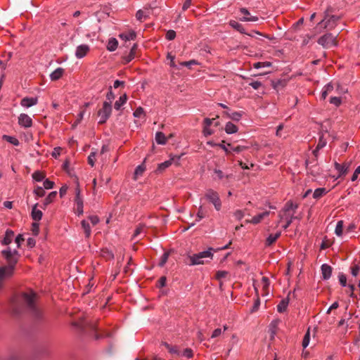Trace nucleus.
<instances>
[{"mask_svg":"<svg viewBox=\"0 0 360 360\" xmlns=\"http://www.w3.org/2000/svg\"><path fill=\"white\" fill-rule=\"evenodd\" d=\"M36 294L31 291L22 292L11 300L12 310L14 314L21 313L24 309H27L36 319L41 317V311L35 304Z\"/></svg>","mask_w":360,"mask_h":360,"instance_id":"1","label":"nucleus"},{"mask_svg":"<svg viewBox=\"0 0 360 360\" xmlns=\"http://www.w3.org/2000/svg\"><path fill=\"white\" fill-rule=\"evenodd\" d=\"M1 254L6 260L8 265L0 267V289L4 285V281L13 276L19 257L18 252L15 250L12 251L10 248L3 250Z\"/></svg>","mask_w":360,"mask_h":360,"instance_id":"2","label":"nucleus"},{"mask_svg":"<svg viewBox=\"0 0 360 360\" xmlns=\"http://www.w3.org/2000/svg\"><path fill=\"white\" fill-rule=\"evenodd\" d=\"M213 248H210L207 250L188 255L185 263L190 266L203 264L213 259Z\"/></svg>","mask_w":360,"mask_h":360,"instance_id":"3","label":"nucleus"},{"mask_svg":"<svg viewBox=\"0 0 360 360\" xmlns=\"http://www.w3.org/2000/svg\"><path fill=\"white\" fill-rule=\"evenodd\" d=\"M73 324L79 328L83 333L94 335L96 339H99L101 338L97 332V326L96 323L91 321L82 318L77 322H75Z\"/></svg>","mask_w":360,"mask_h":360,"instance_id":"4","label":"nucleus"},{"mask_svg":"<svg viewBox=\"0 0 360 360\" xmlns=\"http://www.w3.org/2000/svg\"><path fill=\"white\" fill-rule=\"evenodd\" d=\"M338 34L334 35L332 33H327L318 39V44L323 48L329 49L338 45L337 37Z\"/></svg>","mask_w":360,"mask_h":360,"instance_id":"5","label":"nucleus"},{"mask_svg":"<svg viewBox=\"0 0 360 360\" xmlns=\"http://www.w3.org/2000/svg\"><path fill=\"white\" fill-rule=\"evenodd\" d=\"M205 198L213 205L217 211H219L221 208V201L220 200L219 193L212 190L208 189L206 191Z\"/></svg>","mask_w":360,"mask_h":360,"instance_id":"6","label":"nucleus"},{"mask_svg":"<svg viewBox=\"0 0 360 360\" xmlns=\"http://www.w3.org/2000/svg\"><path fill=\"white\" fill-rule=\"evenodd\" d=\"M331 13V8H328L325 11V17L323 20L325 22V27L328 30L333 29L336 26L337 22L340 19V16L332 15Z\"/></svg>","mask_w":360,"mask_h":360,"instance_id":"7","label":"nucleus"},{"mask_svg":"<svg viewBox=\"0 0 360 360\" xmlns=\"http://www.w3.org/2000/svg\"><path fill=\"white\" fill-rule=\"evenodd\" d=\"M112 112V106L110 103L105 101L103 104V107L98 112V115L100 117L98 122L99 124H104L107 120L110 117Z\"/></svg>","mask_w":360,"mask_h":360,"instance_id":"8","label":"nucleus"},{"mask_svg":"<svg viewBox=\"0 0 360 360\" xmlns=\"http://www.w3.org/2000/svg\"><path fill=\"white\" fill-rule=\"evenodd\" d=\"M18 124L25 128L31 127L32 126V120L28 115L22 113L18 117Z\"/></svg>","mask_w":360,"mask_h":360,"instance_id":"9","label":"nucleus"},{"mask_svg":"<svg viewBox=\"0 0 360 360\" xmlns=\"http://www.w3.org/2000/svg\"><path fill=\"white\" fill-rule=\"evenodd\" d=\"M90 51V47L87 44H81L78 46L75 51V56L77 58H82L87 55Z\"/></svg>","mask_w":360,"mask_h":360,"instance_id":"10","label":"nucleus"},{"mask_svg":"<svg viewBox=\"0 0 360 360\" xmlns=\"http://www.w3.org/2000/svg\"><path fill=\"white\" fill-rule=\"evenodd\" d=\"M75 203H76V212L77 214L82 215L84 212L83 211V200L80 195V190L79 188L76 189V196H75Z\"/></svg>","mask_w":360,"mask_h":360,"instance_id":"11","label":"nucleus"},{"mask_svg":"<svg viewBox=\"0 0 360 360\" xmlns=\"http://www.w3.org/2000/svg\"><path fill=\"white\" fill-rule=\"evenodd\" d=\"M240 12L245 15L244 17L240 18L241 21L255 22V21H257L258 19H259L257 16H250V12L248 11V10L246 8H240Z\"/></svg>","mask_w":360,"mask_h":360,"instance_id":"12","label":"nucleus"},{"mask_svg":"<svg viewBox=\"0 0 360 360\" xmlns=\"http://www.w3.org/2000/svg\"><path fill=\"white\" fill-rule=\"evenodd\" d=\"M335 169L339 172V176L342 175H345L347 173L349 169V164L347 162H345L343 164H339L338 162H335L334 164Z\"/></svg>","mask_w":360,"mask_h":360,"instance_id":"13","label":"nucleus"},{"mask_svg":"<svg viewBox=\"0 0 360 360\" xmlns=\"http://www.w3.org/2000/svg\"><path fill=\"white\" fill-rule=\"evenodd\" d=\"M305 164L307 170L309 171L312 175L315 176V174H314L315 171L313 168L317 167L318 158L312 157L311 159L307 160Z\"/></svg>","mask_w":360,"mask_h":360,"instance_id":"14","label":"nucleus"},{"mask_svg":"<svg viewBox=\"0 0 360 360\" xmlns=\"http://www.w3.org/2000/svg\"><path fill=\"white\" fill-rule=\"evenodd\" d=\"M37 102H38L37 98L25 97L21 100L20 104L22 106H23L25 108H30V107H32V106L36 105L37 103Z\"/></svg>","mask_w":360,"mask_h":360,"instance_id":"15","label":"nucleus"},{"mask_svg":"<svg viewBox=\"0 0 360 360\" xmlns=\"http://www.w3.org/2000/svg\"><path fill=\"white\" fill-rule=\"evenodd\" d=\"M322 276L324 280H328L332 274V267L326 264H322L321 267Z\"/></svg>","mask_w":360,"mask_h":360,"instance_id":"16","label":"nucleus"},{"mask_svg":"<svg viewBox=\"0 0 360 360\" xmlns=\"http://www.w3.org/2000/svg\"><path fill=\"white\" fill-rule=\"evenodd\" d=\"M269 211H266V212H264L261 214H259L255 217H253L252 218L251 220L250 221H247V222H249V223H251V224H259L264 217H267L269 215Z\"/></svg>","mask_w":360,"mask_h":360,"instance_id":"17","label":"nucleus"},{"mask_svg":"<svg viewBox=\"0 0 360 360\" xmlns=\"http://www.w3.org/2000/svg\"><path fill=\"white\" fill-rule=\"evenodd\" d=\"M137 47H138V46H137L136 44H134L132 46V47L131 48V50H130V52L129 53V54L123 58L124 63H129L130 61H131L134 58L135 55H136V50H137Z\"/></svg>","mask_w":360,"mask_h":360,"instance_id":"18","label":"nucleus"},{"mask_svg":"<svg viewBox=\"0 0 360 360\" xmlns=\"http://www.w3.org/2000/svg\"><path fill=\"white\" fill-rule=\"evenodd\" d=\"M288 81L286 79H277L271 82L273 88L278 91L287 85Z\"/></svg>","mask_w":360,"mask_h":360,"instance_id":"19","label":"nucleus"},{"mask_svg":"<svg viewBox=\"0 0 360 360\" xmlns=\"http://www.w3.org/2000/svg\"><path fill=\"white\" fill-rule=\"evenodd\" d=\"M281 231H278L274 234H272V233L270 234L266 239V241H265L266 246H271V245H273L277 240V239L281 236Z\"/></svg>","mask_w":360,"mask_h":360,"instance_id":"20","label":"nucleus"},{"mask_svg":"<svg viewBox=\"0 0 360 360\" xmlns=\"http://www.w3.org/2000/svg\"><path fill=\"white\" fill-rule=\"evenodd\" d=\"M64 69L62 68H56L51 75L50 78L51 81H56L60 79L64 74Z\"/></svg>","mask_w":360,"mask_h":360,"instance_id":"21","label":"nucleus"},{"mask_svg":"<svg viewBox=\"0 0 360 360\" xmlns=\"http://www.w3.org/2000/svg\"><path fill=\"white\" fill-rule=\"evenodd\" d=\"M38 204H35L32 210V218L35 221H39L41 219L42 217V212L39 210L37 209Z\"/></svg>","mask_w":360,"mask_h":360,"instance_id":"22","label":"nucleus"},{"mask_svg":"<svg viewBox=\"0 0 360 360\" xmlns=\"http://www.w3.org/2000/svg\"><path fill=\"white\" fill-rule=\"evenodd\" d=\"M174 160V157L170 158L168 160L165 161L164 162L159 164L156 172H159V173L162 172L164 170H165L167 168H168L172 164V162Z\"/></svg>","mask_w":360,"mask_h":360,"instance_id":"23","label":"nucleus"},{"mask_svg":"<svg viewBox=\"0 0 360 360\" xmlns=\"http://www.w3.org/2000/svg\"><path fill=\"white\" fill-rule=\"evenodd\" d=\"M120 37L125 41L134 40L136 37V33L131 30L128 32H124L120 34Z\"/></svg>","mask_w":360,"mask_h":360,"instance_id":"24","label":"nucleus"},{"mask_svg":"<svg viewBox=\"0 0 360 360\" xmlns=\"http://www.w3.org/2000/svg\"><path fill=\"white\" fill-rule=\"evenodd\" d=\"M261 283L262 285V290L264 292L263 295H267L269 294V288L270 285L269 279L267 277H262Z\"/></svg>","mask_w":360,"mask_h":360,"instance_id":"25","label":"nucleus"},{"mask_svg":"<svg viewBox=\"0 0 360 360\" xmlns=\"http://www.w3.org/2000/svg\"><path fill=\"white\" fill-rule=\"evenodd\" d=\"M289 303V299L287 297L285 299H283L279 304L277 305V311L280 313H283L286 311Z\"/></svg>","mask_w":360,"mask_h":360,"instance_id":"26","label":"nucleus"},{"mask_svg":"<svg viewBox=\"0 0 360 360\" xmlns=\"http://www.w3.org/2000/svg\"><path fill=\"white\" fill-rule=\"evenodd\" d=\"M57 192L56 191H52L51 192L48 196L44 199L43 205L45 208L48 205L51 204L56 198Z\"/></svg>","mask_w":360,"mask_h":360,"instance_id":"27","label":"nucleus"},{"mask_svg":"<svg viewBox=\"0 0 360 360\" xmlns=\"http://www.w3.org/2000/svg\"><path fill=\"white\" fill-rule=\"evenodd\" d=\"M207 210L202 205H200L197 212L195 221H200L201 219H202L207 216Z\"/></svg>","mask_w":360,"mask_h":360,"instance_id":"28","label":"nucleus"},{"mask_svg":"<svg viewBox=\"0 0 360 360\" xmlns=\"http://www.w3.org/2000/svg\"><path fill=\"white\" fill-rule=\"evenodd\" d=\"M333 89H334V86H333V84L328 83V84H326L323 87V91L321 93V98L326 99L328 94L331 93L333 91Z\"/></svg>","mask_w":360,"mask_h":360,"instance_id":"29","label":"nucleus"},{"mask_svg":"<svg viewBox=\"0 0 360 360\" xmlns=\"http://www.w3.org/2000/svg\"><path fill=\"white\" fill-rule=\"evenodd\" d=\"M328 193V191L326 188H316L314 193H313V198L314 199H319L323 195H325Z\"/></svg>","mask_w":360,"mask_h":360,"instance_id":"30","label":"nucleus"},{"mask_svg":"<svg viewBox=\"0 0 360 360\" xmlns=\"http://www.w3.org/2000/svg\"><path fill=\"white\" fill-rule=\"evenodd\" d=\"M229 25L235 30L238 31L241 34H246L245 28L243 27V25L240 23L235 21V20H231L229 22Z\"/></svg>","mask_w":360,"mask_h":360,"instance_id":"31","label":"nucleus"},{"mask_svg":"<svg viewBox=\"0 0 360 360\" xmlns=\"http://www.w3.org/2000/svg\"><path fill=\"white\" fill-rule=\"evenodd\" d=\"M118 41L115 38H111L108 40L107 49L110 51H114L117 49Z\"/></svg>","mask_w":360,"mask_h":360,"instance_id":"32","label":"nucleus"},{"mask_svg":"<svg viewBox=\"0 0 360 360\" xmlns=\"http://www.w3.org/2000/svg\"><path fill=\"white\" fill-rule=\"evenodd\" d=\"M14 236V232L11 230H7L6 231L5 237L2 241L4 245H8L11 243L13 237Z\"/></svg>","mask_w":360,"mask_h":360,"instance_id":"33","label":"nucleus"},{"mask_svg":"<svg viewBox=\"0 0 360 360\" xmlns=\"http://www.w3.org/2000/svg\"><path fill=\"white\" fill-rule=\"evenodd\" d=\"M127 97L126 94L121 96L117 101H115L114 104V108L118 110L120 108L127 102Z\"/></svg>","mask_w":360,"mask_h":360,"instance_id":"34","label":"nucleus"},{"mask_svg":"<svg viewBox=\"0 0 360 360\" xmlns=\"http://www.w3.org/2000/svg\"><path fill=\"white\" fill-rule=\"evenodd\" d=\"M298 205L297 204H294L292 201H288L285 203V207L283 208V212L287 214L290 210H292L294 212L297 209Z\"/></svg>","mask_w":360,"mask_h":360,"instance_id":"35","label":"nucleus"},{"mask_svg":"<svg viewBox=\"0 0 360 360\" xmlns=\"http://www.w3.org/2000/svg\"><path fill=\"white\" fill-rule=\"evenodd\" d=\"M238 127L233 123L229 122L225 127V131L227 134H233L238 131Z\"/></svg>","mask_w":360,"mask_h":360,"instance_id":"36","label":"nucleus"},{"mask_svg":"<svg viewBox=\"0 0 360 360\" xmlns=\"http://www.w3.org/2000/svg\"><path fill=\"white\" fill-rule=\"evenodd\" d=\"M155 141L158 144L164 145L167 142V138L164 133L158 131L155 134Z\"/></svg>","mask_w":360,"mask_h":360,"instance_id":"37","label":"nucleus"},{"mask_svg":"<svg viewBox=\"0 0 360 360\" xmlns=\"http://www.w3.org/2000/svg\"><path fill=\"white\" fill-rule=\"evenodd\" d=\"M224 114L226 115L227 117H229L233 120H235V121L240 120V119L242 117V114L238 112H233L231 113H229L228 112H224Z\"/></svg>","mask_w":360,"mask_h":360,"instance_id":"38","label":"nucleus"},{"mask_svg":"<svg viewBox=\"0 0 360 360\" xmlns=\"http://www.w3.org/2000/svg\"><path fill=\"white\" fill-rule=\"evenodd\" d=\"M81 224L84 229L86 237L89 238L91 235V227L89 222L86 220H82Z\"/></svg>","mask_w":360,"mask_h":360,"instance_id":"39","label":"nucleus"},{"mask_svg":"<svg viewBox=\"0 0 360 360\" xmlns=\"http://www.w3.org/2000/svg\"><path fill=\"white\" fill-rule=\"evenodd\" d=\"M343 226H344L343 221H342V220L338 221L336 224V227H335V233L337 236H341L342 235Z\"/></svg>","mask_w":360,"mask_h":360,"instance_id":"40","label":"nucleus"},{"mask_svg":"<svg viewBox=\"0 0 360 360\" xmlns=\"http://www.w3.org/2000/svg\"><path fill=\"white\" fill-rule=\"evenodd\" d=\"M295 219H297V217L294 216V213L291 215L285 214L286 223L283 226V228L287 229Z\"/></svg>","mask_w":360,"mask_h":360,"instance_id":"41","label":"nucleus"},{"mask_svg":"<svg viewBox=\"0 0 360 360\" xmlns=\"http://www.w3.org/2000/svg\"><path fill=\"white\" fill-rule=\"evenodd\" d=\"M146 169V167L143 164L139 165L134 171V179H136L138 176H141Z\"/></svg>","mask_w":360,"mask_h":360,"instance_id":"42","label":"nucleus"},{"mask_svg":"<svg viewBox=\"0 0 360 360\" xmlns=\"http://www.w3.org/2000/svg\"><path fill=\"white\" fill-rule=\"evenodd\" d=\"M32 178L36 181H41L44 179L45 175L44 173L39 171H36L32 174Z\"/></svg>","mask_w":360,"mask_h":360,"instance_id":"43","label":"nucleus"},{"mask_svg":"<svg viewBox=\"0 0 360 360\" xmlns=\"http://www.w3.org/2000/svg\"><path fill=\"white\" fill-rule=\"evenodd\" d=\"M309 340H310V332H309V329H308L304 336L302 343V345L304 348H306L309 345Z\"/></svg>","mask_w":360,"mask_h":360,"instance_id":"44","label":"nucleus"},{"mask_svg":"<svg viewBox=\"0 0 360 360\" xmlns=\"http://www.w3.org/2000/svg\"><path fill=\"white\" fill-rule=\"evenodd\" d=\"M169 256V252H165L162 255V257H160V262H159V266H160L162 267V266H163L166 264V262L168 260Z\"/></svg>","mask_w":360,"mask_h":360,"instance_id":"45","label":"nucleus"},{"mask_svg":"<svg viewBox=\"0 0 360 360\" xmlns=\"http://www.w3.org/2000/svg\"><path fill=\"white\" fill-rule=\"evenodd\" d=\"M34 193L37 196V197H43L45 195V191L44 189L41 187V186H37L35 188V189L34 190Z\"/></svg>","mask_w":360,"mask_h":360,"instance_id":"46","label":"nucleus"},{"mask_svg":"<svg viewBox=\"0 0 360 360\" xmlns=\"http://www.w3.org/2000/svg\"><path fill=\"white\" fill-rule=\"evenodd\" d=\"M330 103L335 105V106H339L341 103H342V101H341V98L340 97H338V96H332L330 97Z\"/></svg>","mask_w":360,"mask_h":360,"instance_id":"47","label":"nucleus"},{"mask_svg":"<svg viewBox=\"0 0 360 360\" xmlns=\"http://www.w3.org/2000/svg\"><path fill=\"white\" fill-rule=\"evenodd\" d=\"M4 139L10 142L11 143L13 144L14 146H18L19 145V141L15 138V137H13V136H4Z\"/></svg>","mask_w":360,"mask_h":360,"instance_id":"48","label":"nucleus"},{"mask_svg":"<svg viewBox=\"0 0 360 360\" xmlns=\"http://www.w3.org/2000/svg\"><path fill=\"white\" fill-rule=\"evenodd\" d=\"M96 160V153H91L90 155L88 157V163L91 166H94Z\"/></svg>","mask_w":360,"mask_h":360,"instance_id":"49","label":"nucleus"},{"mask_svg":"<svg viewBox=\"0 0 360 360\" xmlns=\"http://www.w3.org/2000/svg\"><path fill=\"white\" fill-rule=\"evenodd\" d=\"M181 355L187 358H191L193 355V350L190 348H186L182 352Z\"/></svg>","mask_w":360,"mask_h":360,"instance_id":"50","label":"nucleus"},{"mask_svg":"<svg viewBox=\"0 0 360 360\" xmlns=\"http://www.w3.org/2000/svg\"><path fill=\"white\" fill-rule=\"evenodd\" d=\"M176 37V32L175 31L170 30H168L166 33V39L167 40H173Z\"/></svg>","mask_w":360,"mask_h":360,"instance_id":"51","label":"nucleus"},{"mask_svg":"<svg viewBox=\"0 0 360 360\" xmlns=\"http://www.w3.org/2000/svg\"><path fill=\"white\" fill-rule=\"evenodd\" d=\"M228 274V272L226 271H218L216 273L215 278L217 280H221L223 278H225Z\"/></svg>","mask_w":360,"mask_h":360,"instance_id":"52","label":"nucleus"},{"mask_svg":"<svg viewBox=\"0 0 360 360\" xmlns=\"http://www.w3.org/2000/svg\"><path fill=\"white\" fill-rule=\"evenodd\" d=\"M136 18L139 21H143L146 19V16L142 10H139L136 13Z\"/></svg>","mask_w":360,"mask_h":360,"instance_id":"53","label":"nucleus"},{"mask_svg":"<svg viewBox=\"0 0 360 360\" xmlns=\"http://www.w3.org/2000/svg\"><path fill=\"white\" fill-rule=\"evenodd\" d=\"M198 64V61L195 60H191L189 61H185L180 63V65L182 66L188 67L189 68L192 65H197Z\"/></svg>","mask_w":360,"mask_h":360,"instance_id":"54","label":"nucleus"},{"mask_svg":"<svg viewBox=\"0 0 360 360\" xmlns=\"http://www.w3.org/2000/svg\"><path fill=\"white\" fill-rule=\"evenodd\" d=\"M54 186V182L52 181H50L49 179H46L44 181V187L46 189H51L53 188Z\"/></svg>","mask_w":360,"mask_h":360,"instance_id":"55","label":"nucleus"},{"mask_svg":"<svg viewBox=\"0 0 360 360\" xmlns=\"http://www.w3.org/2000/svg\"><path fill=\"white\" fill-rule=\"evenodd\" d=\"M145 229V226L144 225H139V226L136 227V229H135L134 231V235H133V237L134 238H136V236H138L141 232H143V231Z\"/></svg>","mask_w":360,"mask_h":360,"instance_id":"56","label":"nucleus"},{"mask_svg":"<svg viewBox=\"0 0 360 360\" xmlns=\"http://www.w3.org/2000/svg\"><path fill=\"white\" fill-rule=\"evenodd\" d=\"M340 283L342 286H346L347 284V277L345 274H340L338 276Z\"/></svg>","mask_w":360,"mask_h":360,"instance_id":"57","label":"nucleus"},{"mask_svg":"<svg viewBox=\"0 0 360 360\" xmlns=\"http://www.w3.org/2000/svg\"><path fill=\"white\" fill-rule=\"evenodd\" d=\"M144 113V110L141 107L137 108L134 112V116L135 117H140Z\"/></svg>","mask_w":360,"mask_h":360,"instance_id":"58","label":"nucleus"},{"mask_svg":"<svg viewBox=\"0 0 360 360\" xmlns=\"http://www.w3.org/2000/svg\"><path fill=\"white\" fill-rule=\"evenodd\" d=\"M106 98L107 100L109 101L108 103H110L111 104V101L115 98V95L112 91V87L110 86L109 88V91L107 93V95H106Z\"/></svg>","mask_w":360,"mask_h":360,"instance_id":"59","label":"nucleus"},{"mask_svg":"<svg viewBox=\"0 0 360 360\" xmlns=\"http://www.w3.org/2000/svg\"><path fill=\"white\" fill-rule=\"evenodd\" d=\"M88 219L94 226L96 225L99 222V218L96 215H91Z\"/></svg>","mask_w":360,"mask_h":360,"instance_id":"60","label":"nucleus"},{"mask_svg":"<svg viewBox=\"0 0 360 360\" xmlns=\"http://www.w3.org/2000/svg\"><path fill=\"white\" fill-rule=\"evenodd\" d=\"M326 145V141L323 139V136L319 138L318 144L316 145L317 149H321Z\"/></svg>","mask_w":360,"mask_h":360,"instance_id":"61","label":"nucleus"},{"mask_svg":"<svg viewBox=\"0 0 360 360\" xmlns=\"http://www.w3.org/2000/svg\"><path fill=\"white\" fill-rule=\"evenodd\" d=\"M359 174H360V166H358L356 167V169H355L352 178H351V180L352 181H356L357 179H358V176Z\"/></svg>","mask_w":360,"mask_h":360,"instance_id":"62","label":"nucleus"},{"mask_svg":"<svg viewBox=\"0 0 360 360\" xmlns=\"http://www.w3.org/2000/svg\"><path fill=\"white\" fill-rule=\"evenodd\" d=\"M39 231V224L37 222H34L32 224V232L33 233L37 236L38 235Z\"/></svg>","mask_w":360,"mask_h":360,"instance_id":"63","label":"nucleus"},{"mask_svg":"<svg viewBox=\"0 0 360 360\" xmlns=\"http://www.w3.org/2000/svg\"><path fill=\"white\" fill-rule=\"evenodd\" d=\"M250 86H251L254 89H258L260 86H262L261 82L255 81L250 83Z\"/></svg>","mask_w":360,"mask_h":360,"instance_id":"64","label":"nucleus"}]
</instances>
